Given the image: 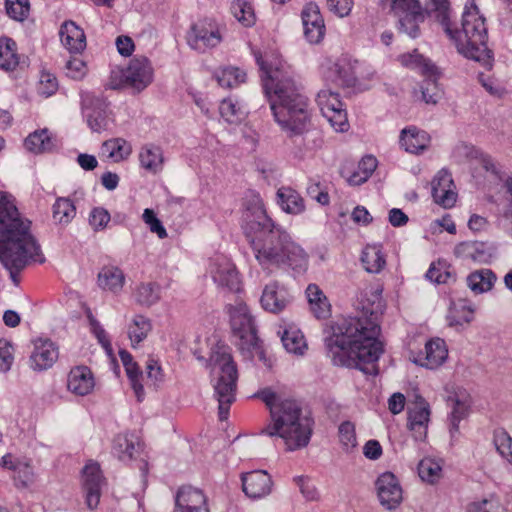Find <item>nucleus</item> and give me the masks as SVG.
Segmentation results:
<instances>
[{
  "mask_svg": "<svg viewBox=\"0 0 512 512\" xmlns=\"http://www.w3.org/2000/svg\"><path fill=\"white\" fill-rule=\"evenodd\" d=\"M163 373L160 365L154 359H149L146 363V384L158 387L163 381Z\"/></svg>",
  "mask_w": 512,
  "mask_h": 512,
  "instance_id": "bf43d9fd",
  "label": "nucleus"
},
{
  "mask_svg": "<svg viewBox=\"0 0 512 512\" xmlns=\"http://www.w3.org/2000/svg\"><path fill=\"white\" fill-rule=\"evenodd\" d=\"M82 490L85 503L90 510H94L99 502L105 478L97 462L89 461L82 469Z\"/></svg>",
  "mask_w": 512,
  "mask_h": 512,
  "instance_id": "f8f14e48",
  "label": "nucleus"
},
{
  "mask_svg": "<svg viewBox=\"0 0 512 512\" xmlns=\"http://www.w3.org/2000/svg\"><path fill=\"white\" fill-rule=\"evenodd\" d=\"M59 356L56 344L47 338L34 341V349L30 355V367L34 371H44L51 368Z\"/></svg>",
  "mask_w": 512,
  "mask_h": 512,
  "instance_id": "a211bd4d",
  "label": "nucleus"
},
{
  "mask_svg": "<svg viewBox=\"0 0 512 512\" xmlns=\"http://www.w3.org/2000/svg\"><path fill=\"white\" fill-rule=\"evenodd\" d=\"M123 83L136 92L144 90L153 79V69L146 57L133 58L122 72Z\"/></svg>",
  "mask_w": 512,
  "mask_h": 512,
  "instance_id": "4468645a",
  "label": "nucleus"
},
{
  "mask_svg": "<svg viewBox=\"0 0 512 512\" xmlns=\"http://www.w3.org/2000/svg\"><path fill=\"white\" fill-rule=\"evenodd\" d=\"M67 75L72 79H81L86 73V65L79 58H71L66 62Z\"/></svg>",
  "mask_w": 512,
  "mask_h": 512,
  "instance_id": "338daca9",
  "label": "nucleus"
},
{
  "mask_svg": "<svg viewBox=\"0 0 512 512\" xmlns=\"http://www.w3.org/2000/svg\"><path fill=\"white\" fill-rule=\"evenodd\" d=\"M384 309L381 291L376 290L362 303L361 316L343 318L331 325L325 347L334 365L357 368L367 375L378 374L376 362L384 352L378 339L379 319Z\"/></svg>",
  "mask_w": 512,
  "mask_h": 512,
  "instance_id": "f257e3e1",
  "label": "nucleus"
},
{
  "mask_svg": "<svg viewBox=\"0 0 512 512\" xmlns=\"http://www.w3.org/2000/svg\"><path fill=\"white\" fill-rule=\"evenodd\" d=\"M384 9L399 16L398 30L415 39L420 35L419 24L425 19L418 0H379Z\"/></svg>",
  "mask_w": 512,
  "mask_h": 512,
  "instance_id": "1a4fd4ad",
  "label": "nucleus"
},
{
  "mask_svg": "<svg viewBox=\"0 0 512 512\" xmlns=\"http://www.w3.org/2000/svg\"><path fill=\"white\" fill-rule=\"evenodd\" d=\"M432 197L434 201L444 208L454 206L457 194L454 192V182L451 173L446 169H441L431 182Z\"/></svg>",
  "mask_w": 512,
  "mask_h": 512,
  "instance_id": "412c9836",
  "label": "nucleus"
},
{
  "mask_svg": "<svg viewBox=\"0 0 512 512\" xmlns=\"http://www.w3.org/2000/svg\"><path fill=\"white\" fill-rule=\"evenodd\" d=\"M76 216V206L68 197H57L52 205V218L55 224L67 226Z\"/></svg>",
  "mask_w": 512,
  "mask_h": 512,
  "instance_id": "f704fd0d",
  "label": "nucleus"
},
{
  "mask_svg": "<svg viewBox=\"0 0 512 512\" xmlns=\"http://www.w3.org/2000/svg\"><path fill=\"white\" fill-rule=\"evenodd\" d=\"M13 347L4 339H0V372L10 370L13 363Z\"/></svg>",
  "mask_w": 512,
  "mask_h": 512,
  "instance_id": "680f3d73",
  "label": "nucleus"
},
{
  "mask_svg": "<svg viewBox=\"0 0 512 512\" xmlns=\"http://www.w3.org/2000/svg\"><path fill=\"white\" fill-rule=\"evenodd\" d=\"M94 385L93 374L87 366L75 367L68 375L67 387L75 395H88L93 390Z\"/></svg>",
  "mask_w": 512,
  "mask_h": 512,
  "instance_id": "bb28decb",
  "label": "nucleus"
},
{
  "mask_svg": "<svg viewBox=\"0 0 512 512\" xmlns=\"http://www.w3.org/2000/svg\"><path fill=\"white\" fill-rule=\"evenodd\" d=\"M493 442L496 450L503 458L512 456V438L505 429L498 428L494 431Z\"/></svg>",
  "mask_w": 512,
  "mask_h": 512,
  "instance_id": "6e6d98bb",
  "label": "nucleus"
},
{
  "mask_svg": "<svg viewBox=\"0 0 512 512\" xmlns=\"http://www.w3.org/2000/svg\"><path fill=\"white\" fill-rule=\"evenodd\" d=\"M328 9L339 17L349 15L353 7V0H327Z\"/></svg>",
  "mask_w": 512,
  "mask_h": 512,
  "instance_id": "774afa93",
  "label": "nucleus"
},
{
  "mask_svg": "<svg viewBox=\"0 0 512 512\" xmlns=\"http://www.w3.org/2000/svg\"><path fill=\"white\" fill-rule=\"evenodd\" d=\"M332 72L336 75V81L344 87H352L355 85L357 77L354 67L347 60L337 61L332 68Z\"/></svg>",
  "mask_w": 512,
  "mask_h": 512,
  "instance_id": "49530a36",
  "label": "nucleus"
},
{
  "mask_svg": "<svg viewBox=\"0 0 512 512\" xmlns=\"http://www.w3.org/2000/svg\"><path fill=\"white\" fill-rule=\"evenodd\" d=\"M214 282L230 291L239 292L241 281L235 265L226 258H218L211 271Z\"/></svg>",
  "mask_w": 512,
  "mask_h": 512,
  "instance_id": "b1692460",
  "label": "nucleus"
},
{
  "mask_svg": "<svg viewBox=\"0 0 512 512\" xmlns=\"http://www.w3.org/2000/svg\"><path fill=\"white\" fill-rule=\"evenodd\" d=\"M87 318L92 334L97 338L99 344L103 347L105 352L111 356L113 354V348L106 331L90 311L87 313Z\"/></svg>",
  "mask_w": 512,
  "mask_h": 512,
  "instance_id": "864d4df0",
  "label": "nucleus"
},
{
  "mask_svg": "<svg viewBox=\"0 0 512 512\" xmlns=\"http://www.w3.org/2000/svg\"><path fill=\"white\" fill-rule=\"evenodd\" d=\"M242 489L251 499H261L272 492L273 481L264 470H254L241 475Z\"/></svg>",
  "mask_w": 512,
  "mask_h": 512,
  "instance_id": "f3484780",
  "label": "nucleus"
},
{
  "mask_svg": "<svg viewBox=\"0 0 512 512\" xmlns=\"http://www.w3.org/2000/svg\"><path fill=\"white\" fill-rule=\"evenodd\" d=\"M60 40L70 53H80L86 46L84 31L73 21H65L60 28Z\"/></svg>",
  "mask_w": 512,
  "mask_h": 512,
  "instance_id": "cd10ccee",
  "label": "nucleus"
},
{
  "mask_svg": "<svg viewBox=\"0 0 512 512\" xmlns=\"http://www.w3.org/2000/svg\"><path fill=\"white\" fill-rule=\"evenodd\" d=\"M186 40L193 50L204 53L220 44L222 36L218 24L214 20L206 18L191 25Z\"/></svg>",
  "mask_w": 512,
  "mask_h": 512,
  "instance_id": "9d476101",
  "label": "nucleus"
},
{
  "mask_svg": "<svg viewBox=\"0 0 512 512\" xmlns=\"http://www.w3.org/2000/svg\"><path fill=\"white\" fill-rule=\"evenodd\" d=\"M19 64L16 42L9 37L0 38V69L13 71Z\"/></svg>",
  "mask_w": 512,
  "mask_h": 512,
  "instance_id": "e433bc0d",
  "label": "nucleus"
},
{
  "mask_svg": "<svg viewBox=\"0 0 512 512\" xmlns=\"http://www.w3.org/2000/svg\"><path fill=\"white\" fill-rule=\"evenodd\" d=\"M260 302L264 310L277 314L289 305L291 296L284 286L274 281L264 287Z\"/></svg>",
  "mask_w": 512,
  "mask_h": 512,
  "instance_id": "5701e85b",
  "label": "nucleus"
},
{
  "mask_svg": "<svg viewBox=\"0 0 512 512\" xmlns=\"http://www.w3.org/2000/svg\"><path fill=\"white\" fill-rule=\"evenodd\" d=\"M399 142L405 151L420 154L429 147L430 136L427 132L410 126L401 131Z\"/></svg>",
  "mask_w": 512,
  "mask_h": 512,
  "instance_id": "a878e982",
  "label": "nucleus"
},
{
  "mask_svg": "<svg viewBox=\"0 0 512 512\" xmlns=\"http://www.w3.org/2000/svg\"><path fill=\"white\" fill-rule=\"evenodd\" d=\"M377 495L382 506L388 510L397 508L402 501V488L391 472L381 474L376 481Z\"/></svg>",
  "mask_w": 512,
  "mask_h": 512,
  "instance_id": "dca6fc26",
  "label": "nucleus"
},
{
  "mask_svg": "<svg viewBox=\"0 0 512 512\" xmlns=\"http://www.w3.org/2000/svg\"><path fill=\"white\" fill-rule=\"evenodd\" d=\"M173 512H209L207 498L200 489L183 486L176 494Z\"/></svg>",
  "mask_w": 512,
  "mask_h": 512,
  "instance_id": "aec40b11",
  "label": "nucleus"
},
{
  "mask_svg": "<svg viewBox=\"0 0 512 512\" xmlns=\"http://www.w3.org/2000/svg\"><path fill=\"white\" fill-rule=\"evenodd\" d=\"M110 221V214L102 207L94 208L89 215V224L94 230H101L106 227Z\"/></svg>",
  "mask_w": 512,
  "mask_h": 512,
  "instance_id": "e2e57ef3",
  "label": "nucleus"
},
{
  "mask_svg": "<svg viewBox=\"0 0 512 512\" xmlns=\"http://www.w3.org/2000/svg\"><path fill=\"white\" fill-rule=\"evenodd\" d=\"M294 481L299 486L300 492L306 500L314 501L318 499V491L308 477L296 476Z\"/></svg>",
  "mask_w": 512,
  "mask_h": 512,
  "instance_id": "0e129e2a",
  "label": "nucleus"
},
{
  "mask_svg": "<svg viewBox=\"0 0 512 512\" xmlns=\"http://www.w3.org/2000/svg\"><path fill=\"white\" fill-rule=\"evenodd\" d=\"M422 100L427 104H437L442 97V91L439 89L435 76H426L420 86Z\"/></svg>",
  "mask_w": 512,
  "mask_h": 512,
  "instance_id": "603ef678",
  "label": "nucleus"
},
{
  "mask_svg": "<svg viewBox=\"0 0 512 512\" xmlns=\"http://www.w3.org/2000/svg\"><path fill=\"white\" fill-rule=\"evenodd\" d=\"M316 102L323 116L336 131L344 132L348 129L347 113L338 93L321 90L317 94Z\"/></svg>",
  "mask_w": 512,
  "mask_h": 512,
  "instance_id": "9b49d317",
  "label": "nucleus"
},
{
  "mask_svg": "<svg viewBox=\"0 0 512 512\" xmlns=\"http://www.w3.org/2000/svg\"><path fill=\"white\" fill-rule=\"evenodd\" d=\"M233 16L245 27H251L255 23L254 10L250 3L244 0H236L231 4Z\"/></svg>",
  "mask_w": 512,
  "mask_h": 512,
  "instance_id": "3c124183",
  "label": "nucleus"
},
{
  "mask_svg": "<svg viewBox=\"0 0 512 512\" xmlns=\"http://www.w3.org/2000/svg\"><path fill=\"white\" fill-rule=\"evenodd\" d=\"M214 397L218 401V417L228 419L231 405L236 400L238 372L228 347L219 346L210 357Z\"/></svg>",
  "mask_w": 512,
  "mask_h": 512,
  "instance_id": "0eeeda50",
  "label": "nucleus"
},
{
  "mask_svg": "<svg viewBox=\"0 0 512 512\" xmlns=\"http://www.w3.org/2000/svg\"><path fill=\"white\" fill-rule=\"evenodd\" d=\"M378 161L372 155H367L361 159L358 168L348 178L350 185L358 186L365 183L377 168Z\"/></svg>",
  "mask_w": 512,
  "mask_h": 512,
  "instance_id": "79ce46f5",
  "label": "nucleus"
},
{
  "mask_svg": "<svg viewBox=\"0 0 512 512\" xmlns=\"http://www.w3.org/2000/svg\"><path fill=\"white\" fill-rule=\"evenodd\" d=\"M102 149L108 157L118 162L128 158L132 152L131 145L123 138H113L103 143Z\"/></svg>",
  "mask_w": 512,
  "mask_h": 512,
  "instance_id": "c03bdc74",
  "label": "nucleus"
},
{
  "mask_svg": "<svg viewBox=\"0 0 512 512\" xmlns=\"http://www.w3.org/2000/svg\"><path fill=\"white\" fill-rule=\"evenodd\" d=\"M429 421L430 406L422 396L417 395L414 406L407 410V427L416 441L426 438Z\"/></svg>",
  "mask_w": 512,
  "mask_h": 512,
  "instance_id": "2eb2a0df",
  "label": "nucleus"
},
{
  "mask_svg": "<svg viewBox=\"0 0 512 512\" xmlns=\"http://www.w3.org/2000/svg\"><path fill=\"white\" fill-rule=\"evenodd\" d=\"M142 450V445L134 434H119L114 438L113 453L123 462L136 457Z\"/></svg>",
  "mask_w": 512,
  "mask_h": 512,
  "instance_id": "c85d7f7f",
  "label": "nucleus"
},
{
  "mask_svg": "<svg viewBox=\"0 0 512 512\" xmlns=\"http://www.w3.org/2000/svg\"><path fill=\"white\" fill-rule=\"evenodd\" d=\"M226 308L230 316L233 337L239 340L237 343L239 348L241 350L254 348L258 342L257 329L247 305L237 302L235 305L229 304Z\"/></svg>",
  "mask_w": 512,
  "mask_h": 512,
  "instance_id": "6e6552de",
  "label": "nucleus"
},
{
  "mask_svg": "<svg viewBox=\"0 0 512 512\" xmlns=\"http://www.w3.org/2000/svg\"><path fill=\"white\" fill-rule=\"evenodd\" d=\"M313 420L302 414L300 404L293 399H284L271 408L270 422L260 434L283 439L288 451L306 447L313 432Z\"/></svg>",
  "mask_w": 512,
  "mask_h": 512,
  "instance_id": "423d86ee",
  "label": "nucleus"
},
{
  "mask_svg": "<svg viewBox=\"0 0 512 512\" xmlns=\"http://www.w3.org/2000/svg\"><path fill=\"white\" fill-rule=\"evenodd\" d=\"M281 341L286 351L292 354L302 355L307 348L303 333L294 326L284 330Z\"/></svg>",
  "mask_w": 512,
  "mask_h": 512,
  "instance_id": "ea45409f",
  "label": "nucleus"
},
{
  "mask_svg": "<svg viewBox=\"0 0 512 512\" xmlns=\"http://www.w3.org/2000/svg\"><path fill=\"white\" fill-rule=\"evenodd\" d=\"M425 276L428 280L437 284H448L456 280L454 273L450 270V266L446 262L441 261L432 263Z\"/></svg>",
  "mask_w": 512,
  "mask_h": 512,
  "instance_id": "a18cd8bd",
  "label": "nucleus"
},
{
  "mask_svg": "<svg viewBox=\"0 0 512 512\" xmlns=\"http://www.w3.org/2000/svg\"><path fill=\"white\" fill-rule=\"evenodd\" d=\"M119 356L130 380L131 387L136 394L137 400L142 401L144 398V387L141 381L144 380V377L140 372L137 363L133 361L132 355L126 350H120Z\"/></svg>",
  "mask_w": 512,
  "mask_h": 512,
  "instance_id": "c756f323",
  "label": "nucleus"
},
{
  "mask_svg": "<svg viewBox=\"0 0 512 512\" xmlns=\"http://www.w3.org/2000/svg\"><path fill=\"white\" fill-rule=\"evenodd\" d=\"M442 466L439 461L433 458H424L418 464L420 478L428 483H435L441 477Z\"/></svg>",
  "mask_w": 512,
  "mask_h": 512,
  "instance_id": "de8ad7c7",
  "label": "nucleus"
},
{
  "mask_svg": "<svg viewBox=\"0 0 512 512\" xmlns=\"http://www.w3.org/2000/svg\"><path fill=\"white\" fill-rule=\"evenodd\" d=\"M221 117L228 123H235L238 120L239 109L230 99H224L220 106Z\"/></svg>",
  "mask_w": 512,
  "mask_h": 512,
  "instance_id": "69168bd1",
  "label": "nucleus"
},
{
  "mask_svg": "<svg viewBox=\"0 0 512 512\" xmlns=\"http://www.w3.org/2000/svg\"><path fill=\"white\" fill-rule=\"evenodd\" d=\"M83 108L87 111V123L94 132H101L108 129L110 117L108 102L102 95L86 93L82 96Z\"/></svg>",
  "mask_w": 512,
  "mask_h": 512,
  "instance_id": "ddd939ff",
  "label": "nucleus"
},
{
  "mask_svg": "<svg viewBox=\"0 0 512 512\" xmlns=\"http://www.w3.org/2000/svg\"><path fill=\"white\" fill-rule=\"evenodd\" d=\"M304 36L311 44H318L324 38L325 24L317 4H307L301 13Z\"/></svg>",
  "mask_w": 512,
  "mask_h": 512,
  "instance_id": "6ab92c4d",
  "label": "nucleus"
},
{
  "mask_svg": "<svg viewBox=\"0 0 512 512\" xmlns=\"http://www.w3.org/2000/svg\"><path fill=\"white\" fill-rule=\"evenodd\" d=\"M152 328L151 322L148 318L142 315H136L132 324L128 328V336L132 344H139L148 335Z\"/></svg>",
  "mask_w": 512,
  "mask_h": 512,
  "instance_id": "09e8293b",
  "label": "nucleus"
},
{
  "mask_svg": "<svg viewBox=\"0 0 512 512\" xmlns=\"http://www.w3.org/2000/svg\"><path fill=\"white\" fill-rule=\"evenodd\" d=\"M244 223L255 258L263 269L289 268L298 274L306 271V252L272 221L259 201L246 211Z\"/></svg>",
  "mask_w": 512,
  "mask_h": 512,
  "instance_id": "7ed1b4c3",
  "label": "nucleus"
},
{
  "mask_svg": "<svg viewBox=\"0 0 512 512\" xmlns=\"http://www.w3.org/2000/svg\"><path fill=\"white\" fill-rule=\"evenodd\" d=\"M5 9L10 18L23 21L29 15L30 3L29 0H6Z\"/></svg>",
  "mask_w": 512,
  "mask_h": 512,
  "instance_id": "5fc2aeb1",
  "label": "nucleus"
},
{
  "mask_svg": "<svg viewBox=\"0 0 512 512\" xmlns=\"http://www.w3.org/2000/svg\"><path fill=\"white\" fill-rule=\"evenodd\" d=\"M161 297V286L156 282L141 283L135 292V300L138 304L150 307L156 304Z\"/></svg>",
  "mask_w": 512,
  "mask_h": 512,
  "instance_id": "a19ab883",
  "label": "nucleus"
},
{
  "mask_svg": "<svg viewBox=\"0 0 512 512\" xmlns=\"http://www.w3.org/2000/svg\"><path fill=\"white\" fill-rule=\"evenodd\" d=\"M218 84L225 88H234L244 83L246 73L236 67H225L215 73Z\"/></svg>",
  "mask_w": 512,
  "mask_h": 512,
  "instance_id": "37998d69",
  "label": "nucleus"
},
{
  "mask_svg": "<svg viewBox=\"0 0 512 512\" xmlns=\"http://www.w3.org/2000/svg\"><path fill=\"white\" fill-rule=\"evenodd\" d=\"M277 202L281 209L288 214L297 215L305 209L303 198L290 187H281L277 190Z\"/></svg>",
  "mask_w": 512,
  "mask_h": 512,
  "instance_id": "72a5a7b5",
  "label": "nucleus"
},
{
  "mask_svg": "<svg viewBox=\"0 0 512 512\" xmlns=\"http://www.w3.org/2000/svg\"><path fill=\"white\" fill-rule=\"evenodd\" d=\"M98 285L103 290L113 293L119 292L125 283V275L123 271L113 265L104 266L98 273Z\"/></svg>",
  "mask_w": 512,
  "mask_h": 512,
  "instance_id": "7c9ffc66",
  "label": "nucleus"
},
{
  "mask_svg": "<svg viewBox=\"0 0 512 512\" xmlns=\"http://www.w3.org/2000/svg\"><path fill=\"white\" fill-rule=\"evenodd\" d=\"M474 307L466 300L452 302L447 314V321L450 327H462L469 324L474 318Z\"/></svg>",
  "mask_w": 512,
  "mask_h": 512,
  "instance_id": "2f4dec72",
  "label": "nucleus"
},
{
  "mask_svg": "<svg viewBox=\"0 0 512 512\" xmlns=\"http://www.w3.org/2000/svg\"><path fill=\"white\" fill-rule=\"evenodd\" d=\"M361 261L367 272L375 274L379 273L386 264L381 246L379 245L366 246L362 251Z\"/></svg>",
  "mask_w": 512,
  "mask_h": 512,
  "instance_id": "58836bf2",
  "label": "nucleus"
},
{
  "mask_svg": "<svg viewBox=\"0 0 512 512\" xmlns=\"http://www.w3.org/2000/svg\"><path fill=\"white\" fill-rule=\"evenodd\" d=\"M24 144L29 151L36 154L50 152L55 148L54 140L46 128L30 133Z\"/></svg>",
  "mask_w": 512,
  "mask_h": 512,
  "instance_id": "c9c22d12",
  "label": "nucleus"
},
{
  "mask_svg": "<svg viewBox=\"0 0 512 512\" xmlns=\"http://www.w3.org/2000/svg\"><path fill=\"white\" fill-rule=\"evenodd\" d=\"M452 411L449 418V430L452 438L459 433V423L468 415L469 405L459 398H451Z\"/></svg>",
  "mask_w": 512,
  "mask_h": 512,
  "instance_id": "8fccbe9b",
  "label": "nucleus"
},
{
  "mask_svg": "<svg viewBox=\"0 0 512 512\" xmlns=\"http://www.w3.org/2000/svg\"><path fill=\"white\" fill-rule=\"evenodd\" d=\"M31 221L21 217L17 207L0 200V262L17 284L18 274L31 262L43 263L40 245L31 233Z\"/></svg>",
  "mask_w": 512,
  "mask_h": 512,
  "instance_id": "20e7f679",
  "label": "nucleus"
},
{
  "mask_svg": "<svg viewBox=\"0 0 512 512\" xmlns=\"http://www.w3.org/2000/svg\"><path fill=\"white\" fill-rule=\"evenodd\" d=\"M448 356L446 343L441 338H434L425 344L424 351L419 352L413 362L428 368L434 369L442 365Z\"/></svg>",
  "mask_w": 512,
  "mask_h": 512,
  "instance_id": "4be33fe9",
  "label": "nucleus"
},
{
  "mask_svg": "<svg viewBox=\"0 0 512 512\" xmlns=\"http://www.w3.org/2000/svg\"><path fill=\"white\" fill-rule=\"evenodd\" d=\"M496 280L495 273L491 269L486 268L473 271L466 278L467 286L474 294L490 291Z\"/></svg>",
  "mask_w": 512,
  "mask_h": 512,
  "instance_id": "473e14b6",
  "label": "nucleus"
},
{
  "mask_svg": "<svg viewBox=\"0 0 512 512\" xmlns=\"http://www.w3.org/2000/svg\"><path fill=\"white\" fill-rule=\"evenodd\" d=\"M402 65L411 69L420 71L424 76H435L437 74V67L431 62V60L425 58L422 54H419L417 50L412 53H406L400 56Z\"/></svg>",
  "mask_w": 512,
  "mask_h": 512,
  "instance_id": "4c0bfd02",
  "label": "nucleus"
},
{
  "mask_svg": "<svg viewBox=\"0 0 512 512\" xmlns=\"http://www.w3.org/2000/svg\"><path fill=\"white\" fill-rule=\"evenodd\" d=\"M339 438L346 450L355 448L357 445V439L354 424L350 421L341 423L339 426Z\"/></svg>",
  "mask_w": 512,
  "mask_h": 512,
  "instance_id": "4d7b16f0",
  "label": "nucleus"
},
{
  "mask_svg": "<svg viewBox=\"0 0 512 512\" xmlns=\"http://www.w3.org/2000/svg\"><path fill=\"white\" fill-rule=\"evenodd\" d=\"M143 221L149 226L150 231L156 233L160 239L167 237V231L162 222L157 218L152 209L146 208L142 215Z\"/></svg>",
  "mask_w": 512,
  "mask_h": 512,
  "instance_id": "13d9d810",
  "label": "nucleus"
},
{
  "mask_svg": "<svg viewBox=\"0 0 512 512\" xmlns=\"http://www.w3.org/2000/svg\"><path fill=\"white\" fill-rule=\"evenodd\" d=\"M500 502L494 497L486 498L468 505V512H500Z\"/></svg>",
  "mask_w": 512,
  "mask_h": 512,
  "instance_id": "052dcab7",
  "label": "nucleus"
},
{
  "mask_svg": "<svg viewBox=\"0 0 512 512\" xmlns=\"http://www.w3.org/2000/svg\"><path fill=\"white\" fill-rule=\"evenodd\" d=\"M426 9L428 12L435 13L437 21L449 38L455 42L461 54L478 62H487L491 58V51L487 47L485 19L479 14L475 0H469L465 5L461 29L452 26L448 0H429Z\"/></svg>",
  "mask_w": 512,
  "mask_h": 512,
  "instance_id": "39448f33",
  "label": "nucleus"
},
{
  "mask_svg": "<svg viewBox=\"0 0 512 512\" xmlns=\"http://www.w3.org/2000/svg\"><path fill=\"white\" fill-rule=\"evenodd\" d=\"M254 56L274 120L289 136L302 135L309 129L311 114L292 70L280 59L269 62L268 56L264 58L259 51Z\"/></svg>",
  "mask_w": 512,
  "mask_h": 512,
  "instance_id": "f03ea898",
  "label": "nucleus"
},
{
  "mask_svg": "<svg viewBox=\"0 0 512 512\" xmlns=\"http://www.w3.org/2000/svg\"><path fill=\"white\" fill-rule=\"evenodd\" d=\"M138 159L140 167L150 174H159L164 168L163 149L153 143L145 144L140 148Z\"/></svg>",
  "mask_w": 512,
  "mask_h": 512,
  "instance_id": "393cba45",
  "label": "nucleus"
}]
</instances>
